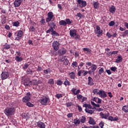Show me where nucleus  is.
Returning <instances> with one entry per match:
<instances>
[{
  "instance_id": "1",
  "label": "nucleus",
  "mask_w": 128,
  "mask_h": 128,
  "mask_svg": "<svg viewBox=\"0 0 128 128\" xmlns=\"http://www.w3.org/2000/svg\"><path fill=\"white\" fill-rule=\"evenodd\" d=\"M16 112V109L14 108H6L4 110V113L6 116H12Z\"/></svg>"
},
{
  "instance_id": "2",
  "label": "nucleus",
  "mask_w": 128,
  "mask_h": 128,
  "mask_svg": "<svg viewBox=\"0 0 128 128\" xmlns=\"http://www.w3.org/2000/svg\"><path fill=\"white\" fill-rule=\"evenodd\" d=\"M50 100L48 96H44L41 97V98L39 100V102H40L41 104H42L43 106H46V104H48V103L50 102Z\"/></svg>"
},
{
  "instance_id": "3",
  "label": "nucleus",
  "mask_w": 128,
  "mask_h": 128,
  "mask_svg": "<svg viewBox=\"0 0 128 128\" xmlns=\"http://www.w3.org/2000/svg\"><path fill=\"white\" fill-rule=\"evenodd\" d=\"M47 22H54V13L52 12H50L47 14V18L46 20Z\"/></svg>"
},
{
  "instance_id": "4",
  "label": "nucleus",
  "mask_w": 128,
  "mask_h": 128,
  "mask_svg": "<svg viewBox=\"0 0 128 128\" xmlns=\"http://www.w3.org/2000/svg\"><path fill=\"white\" fill-rule=\"evenodd\" d=\"M77 6L80 8H82L84 6H86V2L83 0H77Z\"/></svg>"
},
{
  "instance_id": "5",
  "label": "nucleus",
  "mask_w": 128,
  "mask_h": 128,
  "mask_svg": "<svg viewBox=\"0 0 128 128\" xmlns=\"http://www.w3.org/2000/svg\"><path fill=\"white\" fill-rule=\"evenodd\" d=\"M95 32L96 34H97V36H98V38H100V36H102V30H100V27L98 26H96V30Z\"/></svg>"
},
{
  "instance_id": "6",
  "label": "nucleus",
  "mask_w": 128,
  "mask_h": 128,
  "mask_svg": "<svg viewBox=\"0 0 128 128\" xmlns=\"http://www.w3.org/2000/svg\"><path fill=\"white\" fill-rule=\"evenodd\" d=\"M60 42H58V41H54L52 42V48L54 50H58L60 48Z\"/></svg>"
},
{
  "instance_id": "7",
  "label": "nucleus",
  "mask_w": 128,
  "mask_h": 128,
  "mask_svg": "<svg viewBox=\"0 0 128 128\" xmlns=\"http://www.w3.org/2000/svg\"><path fill=\"white\" fill-rule=\"evenodd\" d=\"M30 96H32V94L30 92H27L26 96L23 98L22 102H28L30 100Z\"/></svg>"
},
{
  "instance_id": "8",
  "label": "nucleus",
  "mask_w": 128,
  "mask_h": 128,
  "mask_svg": "<svg viewBox=\"0 0 128 128\" xmlns=\"http://www.w3.org/2000/svg\"><path fill=\"white\" fill-rule=\"evenodd\" d=\"M8 76H10V74L8 72H2L1 74V78H2V80H6V78H8Z\"/></svg>"
},
{
  "instance_id": "9",
  "label": "nucleus",
  "mask_w": 128,
  "mask_h": 128,
  "mask_svg": "<svg viewBox=\"0 0 128 128\" xmlns=\"http://www.w3.org/2000/svg\"><path fill=\"white\" fill-rule=\"evenodd\" d=\"M78 32V31H76V29H72L71 30H70V36H71V38H74L75 36H76V34Z\"/></svg>"
},
{
  "instance_id": "10",
  "label": "nucleus",
  "mask_w": 128,
  "mask_h": 128,
  "mask_svg": "<svg viewBox=\"0 0 128 128\" xmlns=\"http://www.w3.org/2000/svg\"><path fill=\"white\" fill-rule=\"evenodd\" d=\"M22 84L24 86H32V81L28 78H26L23 80Z\"/></svg>"
},
{
  "instance_id": "11",
  "label": "nucleus",
  "mask_w": 128,
  "mask_h": 128,
  "mask_svg": "<svg viewBox=\"0 0 128 128\" xmlns=\"http://www.w3.org/2000/svg\"><path fill=\"white\" fill-rule=\"evenodd\" d=\"M98 94L102 98H104L108 96L104 90H99Z\"/></svg>"
},
{
  "instance_id": "12",
  "label": "nucleus",
  "mask_w": 128,
  "mask_h": 128,
  "mask_svg": "<svg viewBox=\"0 0 128 128\" xmlns=\"http://www.w3.org/2000/svg\"><path fill=\"white\" fill-rule=\"evenodd\" d=\"M22 2V0H15L14 2V5L16 7H18L20 6Z\"/></svg>"
},
{
  "instance_id": "13",
  "label": "nucleus",
  "mask_w": 128,
  "mask_h": 128,
  "mask_svg": "<svg viewBox=\"0 0 128 128\" xmlns=\"http://www.w3.org/2000/svg\"><path fill=\"white\" fill-rule=\"evenodd\" d=\"M37 126L40 128H46V124L42 122H37Z\"/></svg>"
},
{
  "instance_id": "14",
  "label": "nucleus",
  "mask_w": 128,
  "mask_h": 128,
  "mask_svg": "<svg viewBox=\"0 0 128 128\" xmlns=\"http://www.w3.org/2000/svg\"><path fill=\"white\" fill-rule=\"evenodd\" d=\"M100 114L102 118H104L105 120H108V116H110V114H106L102 113V112H100Z\"/></svg>"
},
{
  "instance_id": "15",
  "label": "nucleus",
  "mask_w": 128,
  "mask_h": 128,
  "mask_svg": "<svg viewBox=\"0 0 128 128\" xmlns=\"http://www.w3.org/2000/svg\"><path fill=\"white\" fill-rule=\"evenodd\" d=\"M108 120H110L111 122H116V120H118V116L114 117L112 116H109L108 118Z\"/></svg>"
},
{
  "instance_id": "16",
  "label": "nucleus",
  "mask_w": 128,
  "mask_h": 128,
  "mask_svg": "<svg viewBox=\"0 0 128 128\" xmlns=\"http://www.w3.org/2000/svg\"><path fill=\"white\" fill-rule=\"evenodd\" d=\"M88 86H94V79L90 76L88 77Z\"/></svg>"
},
{
  "instance_id": "17",
  "label": "nucleus",
  "mask_w": 128,
  "mask_h": 128,
  "mask_svg": "<svg viewBox=\"0 0 128 128\" xmlns=\"http://www.w3.org/2000/svg\"><path fill=\"white\" fill-rule=\"evenodd\" d=\"M94 8L95 10H98L100 8V3L98 2H93Z\"/></svg>"
},
{
  "instance_id": "18",
  "label": "nucleus",
  "mask_w": 128,
  "mask_h": 128,
  "mask_svg": "<svg viewBox=\"0 0 128 128\" xmlns=\"http://www.w3.org/2000/svg\"><path fill=\"white\" fill-rule=\"evenodd\" d=\"M72 92L75 94V96H76V94H80V90H76V88H73L72 90Z\"/></svg>"
},
{
  "instance_id": "19",
  "label": "nucleus",
  "mask_w": 128,
  "mask_h": 128,
  "mask_svg": "<svg viewBox=\"0 0 128 128\" xmlns=\"http://www.w3.org/2000/svg\"><path fill=\"white\" fill-rule=\"evenodd\" d=\"M88 124H92V126H94V124H96V122H94V118H92L90 117L89 118Z\"/></svg>"
},
{
  "instance_id": "20",
  "label": "nucleus",
  "mask_w": 128,
  "mask_h": 128,
  "mask_svg": "<svg viewBox=\"0 0 128 128\" xmlns=\"http://www.w3.org/2000/svg\"><path fill=\"white\" fill-rule=\"evenodd\" d=\"M122 62V56H118L115 62L118 64L120 62Z\"/></svg>"
},
{
  "instance_id": "21",
  "label": "nucleus",
  "mask_w": 128,
  "mask_h": 128,
  "mask_svg": "<svg viewBox=\"0 0 128 128\" xmlns=\"http://www.w3.org/2000/svg\"><path fill=\"white\" fill-rule=\"evenodd\" d=\"M109 12H111V14H114L116 12V7L114 6H112L109 9Z\"/></svg>"
},
{
  "instance_id": "22",
  "label": "nucleus",
  "mask_w": 128,
  "mask_h": 128,
  "mask_svg": "<svg viewBox=\"0 0 128 128\" xmlns=\"http://www.w3.org/2000/svg\"><path fill=\"white\" fill-rule=\"evenodd\" d=\"M32 84L35 86L33 87V88H38V84L36 80H34L32 82Z\"/></svg>"
},
{
  "instance_id": "23",
  "label": "nucleus",
  "mask_w": 128,
  "mask_h": 128,
  "mask_svg": "<svg viewBox=\"0 0 128 128\" xmlns=\"http://www.w3.org/2000/svg\"><path fill=\"white\" fill-rule=\"evenodd\" d=\"M69 76L71 80H74V78H76V73L74 72H72L70 73Z\"/></svg>"
},
{
  "instance_id": "24",
  "label": "nucleus",
  "mask_w": 128,
  "mask_h": 128,
  "mask_svg": "<svg viewBox=\"0 0 128 128\" xmlns=\"http://www.w3.org/2000/svg\"><path fill=\"white\" fill-rule=\"evenodd\" d=\"M96 68H98V66H96V65L94 64H92V66L91 67V70L92 71V72H96Z\"/></svg>"
},
{
  "instance_id": "25",
  "label": "nucleus",
  "mask_w": 128,
  "mask_h": 128,
  "mask_svg": "<svg viewBox=\"0 0 128 128\" xmlns=\"http://www.w3.org/2000/svg\"><path fill=\"white\" fill-rule=\"evenodd\" d=\"M22 58L18 56H16L15 58V60L17 62H22Z\"/></svg>"
},
{
  "instance_id": "26",
  "label": "nucleus",
  "mask_w": 128,
  "mask_h": 128,
  "mask_svg": "<svg viewBox=\"0 0 128 128\" xmlns=\"http://www.w3.org/2000/svg\"><path fill=\"white\" fill-rule=\"evenodd\" d=\"M59 24L60 26H66V22L64 20H61L59 22Z\"/></svg>"
},
{
  "instance_id": "27",
  "label": "nucleus",
  "mask_w": 128,
  "mask_h": 128,
  "mask_svg": "<svg viewBox=\"0 0 128 128\" xmlns=\"http://www.w3.org/2000/svg\"><path fill=\"white\" fill-rule=\"evenodd\" d=\"M74 124H76V126H78L80 124V120L79 119L76 118L75 120H74Z\"/></svg>"
},
{
  "instance_id": "28",
  "label": "nucleus",
  "mask_w": 128,
  "mask_h": 128,
  "mask_svg": "<svg viewBox=\"0 0 128 128\" xmlns=\"http://www.w3.org/2000/svg\"><path fill=\"white\" fill-rule=\"evenodd\" d=\"M52 36H58L60 34L56 30H53V32L51 33Z\"/></svg>"
},
{
  "instance_id": "29",
  "label": "nucleus",
  "mask_w": 128,
  "mask_h": 128,
  "mask_svg": "<svg viewBox=\"0 0 128 128\" xmlns=\"http://www.w3.org/2000/svg\"><path fill=\"white\" fill-rule=\"evenodd\" d=\"M85 112H88V114H94V110H88V108H86L85 109Z\"/></svg>"
},
{
  "instance_id": "30",
  "label": "nucleus",
  "mask_w": 128,
  "mask_h": 128,
  "mask_svg": "<svg viewBox=\"0 0 128 128\" xmlns=\"http://www.w3.org/2000/svg\"><path fill=\"white\" fill-rule=\"evenodd\" d=\"M20 22L18 21L14 22L12 23L13 26H16V28H18V26H20Z\"/></svg>"
},
{
  "instance_id": "31",
  "label": "nucleus",
  "mask_w": 128,
  "mask_h": 128,
  "mask_svg": "<svg viewBox=\"0 0 128 128\" xmlns=\"http://www.w3.org/2000/svg\"><path fill=\"white\" fill-rule=\"evenodd\" d=\"M58 52L60 56H64V54H66V50H64L60 51L59 50Z\"/></svg>"
},
{
  "instance_id": "32",
  "label": "nucleus",
  "mask_w": 128,
  "mask_h": 128,
  "mask_svg": "<svg viewBox=\"0 0 128 128\" xmlns=\"http://www.w3.org/2000/svg\"><path fill=\"white\" fill-rule=\"evenodd\" d=\"M10 44H6L4 46V50H10Z\"/></svg>"
},
{
  "instance_id": "33",
  "label": "nucleus",
  "mask_w": 128,
  "mask_h": 128,
  "mask_svg": "<svg viewBox=\"0 0 128 128\" xmlns=\"http://www.w3.org/2000/svg\"><path fill=\"white\" fill-rule=\"evenodd\" d=\"M34 72V70H32L30 68L26 70V74H32Z\"/></svg>"
},
{
  "instance_id": "34",
  "label": "nucleus",
  "mask_w": 128,
  "mask_h": 128,
  "mask_svg": "<svg viewBox=\"0 0 128 128\" xmlns=\"http://www.w3.org/2000/svg\"><path fill=\"white\" fill-rule=\"evenodd\" d=\"M122 110L124 112H128V106H123Z\"/></svg>"
},
{
  "instance_id": "35",
  "label": "nucleus",
  "mask_w": 128,
  "mask_h": 128,
  "mask_svg": "<svg viewBox=\"0 0 128 128\" xmlns=\"http://www.w3.org/2000/svg\"><path fill=\"white\" fill-rule=\"evenodd\" d=\"M86 118L85 116H82L80 120V122H82V124H84V122H86Z\"/></svg>"
},
{
  "instance_id": "36",
  "label": "nucleus",
  "mask_w": 128,
  "mask_h": 128,
  "mask_svg": "<svg viewBox=\"0 0 128 128\" xmlns=\"http://www.w3.org/2000/svg\"><path fill=\"white\" fill-rule=\"evenodd\" d=\"M64 84L66 86H70V81H68V79H66V80L64 82Z\"/></svg>"
},
{
  "instance_id": "37",
  "label": "nucleus",
  "mask_w": 128,
  "mask_h": 128,
  "mask_svg": "<svg viewBox=\"0 0 128 128\" xmlns=\"http://www.w3.org/2000/svg\"><path fill=\"white\" fill-rule=\"evenodd\" d=\"M22 34H24L22 30H20L18 32V33L17 34V36H19L20 38H22Z\"/></svg>"
},
{
  "instance_id": "38",
  "label": "nucleus",
  "mask_w": 128,
  "mask_h": 128,
  "mask_svg": "<svg viewBox=\"0 0 128 128\" xmlns=\"http://www.w3.org/2000/svg\"><path fill=\"white\" fill-rule=\"evenodd\" d=\"M65 22H66V24H68L69 26L72 24V21H70V18L66 19Z\"/></svg>"
},
{
  "instance_id": "39",
  "label": "nucleus",
  "mask_w": 128,
  "mask_h": 128,
  "mask_svg": "<svg viewBox=\"0 0 128 128\" xmlns=\"http://www.w3.org/2000/svg\"><path fill=\"white\" fill-rule=\"evenodd\" d=\"M128 34V30H125L124 32L122 33V36L123 38H126Z\"/></svg>"
},
{
  "instance_id": "40",
  "label": "nucleus",
  "mask_w": 128,
  "mask_h": 128,
  "mask_svg": "<svg viewBox=\"0 0 128 128\" xmlns=\"http://www.w3.org/2000/svg\"><path fill=\"white\" fill-rule=\"evenodd\" d=\"M48 84H49L53 85L54 84V79L50 78L48 80Z\"/></svg>"
},
{
  "instance_id": "41",
  "label": "nucleus",
  "mask_w": 128,
  "mask_h": 128,
  "mask_svg": "<svg viewBox=\"0 0 128 128\" xmlns=\"http://www.w3.org/2000/svg\"><path fill=\"white\" fill-rule=\"evenodd\" d=\"M56 98H57L58 99L60 98H62L64 96V94H58L56 95Z\"/></svg>"
},
{
  "instance_id": "42",
  "label": "nucleus",
  "mask_w": 128,
  "mask_h": 128,
  "mask_svg": "<svg viewBox=\"0 0 128 128\" xmlns=\"http://www.w3.org/2000/svg\"><path fill=\"white\" fill-rule=\"evenodd\" d=\"M72 66L74 68H77L78 66V62H73L72 63Z\"/></svg>"
},
{
  "instance_id": "43",
  "label": "nucleus",
  "mask_w": 128,
  "mask_h": 128,
  "mask_svg": "<svg viewBox=\"0 0 128 128\" xmlns=\"http://www.w3.org/2000/svg\"><path fill=\"white\" fill-rule=\"evenodd\" d=\"M84 108H92V106H90V104H84L83 106Z\"/></svg>"
},
{
  "instance_id": "44",
  "label": "nucleus",
  "mask_w": 128,
  "mask_h": 128,
  "mask_svg": "<svg viewBox=\"0 0 128 128\" xmlns=\"http://www.w3.org/2000/svg\"><path fill=\"white\" fill-rule=\"evenodd\" d=\"M54 30V28H50L46 32V34H50V32H51V34H52Z\"/></svg>"
},
{
  "instance_id": "45",
  "label": "nucleus",
  "mask_w": 128,
  "mask_h": 128,
  "mask_svg": "<svg viewBox=\"0 0 128 128\" xmlns=\"http://www.w3.org/2000/svg\"><path fill=\"white\" fill-rule=\"evenodd\" d=\"M26 106H28L29 108H33L34 104L30 103V102H28L26 103Z\"/></svg>"
},
{
  "instance_id": "46",
  "label": "nucleus",
  "mask_w": 128,
  "mask_h": 128,
  "mask_svg": "<svg viewBox=\"0 0 128 128\" xmlns=\"http://www.w3.org/2000/svg\"><path fill=\"white\" fill-rule=\"evenodd\" d=\"M48 72H50V68H48L47 70H44V74H48Z\"/></svg>"
},
{
  "instance_id": "47",
  "label": "nucleus",
  "mask_w": 128,
  "mask_h": 128,
  "mask_svg": "<svg viewBox=\"0 0 128 128\" xmlns=\"http://www.w3.org/2000/svg\"><path fill=\"white\" fill-rule=\"evenodd\" d=\"M29 66H30V64H28V63L24 64V65L23 66V69L26 70V68H28Z\"/></svg>"
},
{
  "instance_id": "48",
  "label": "nucleus",
  "mask_w": 128,
  "mask_h": 128,
  "mask_svg": "<svg viewBox=\"0 0 128 128\" xmlns=\"http://www.w3.org/2000/svg\"><path fill=\"white\" fill-rule=\"evenodd\" d=\"M70 63V62L66 59V58L64 60V66H68V64Z\"/></svg>"
},
{
  "instance_id": "49",
  "label": "nucleus",
  "mask_w": 128,
  "mask_h": 128,
  "mask_svg": "<svg viewBox=\"0 0 128 128\" xmlns=\"http://www.w3.org/2000/svg\"><path fill=\"white\" fill-rule=\"evenodd\" d=\"M50 26L51 28H54V26H56V24H54V22H50Z\"/></svg>"
},
{
  "instance_id": "50",
  "label": "nucleus",
  "mask_w": 128,
  "mask_h": 128,
  "mask_svg": "<svg viewBox=\"0 0 128 128\" xmlns=\"http://www.w3.org/2000/svg\"><path fill=\"white\" fill-rule=\"evenodd\" d=\"M114 24H116V22H114V21H111L108 24L110 26H114Z\"/></svg>"
},
{
  "instance_id": "51",
  "label": "nucleus",
  "mask_w": 128,
  "mask_h": 128,
  "mask_svg": "<svg viewBox=\"0 0 128 128\" xmlns=\"http://www.w3.org/2000/svg\"><path fill=\"white\" fill-rule=\"evenodd\" d=\"M29 30H30V32H34L36 30V28H34V26H31Z\"/></svg>"
},
{
  "instance_id": "52",
  "label": "nucleus",
  "mask_w": 128,
  "mask_h": 128,
  "mask_svg": "<svg viewBox=\"0 0 128 128\" xmlns=\"http://www.w3.org/2000/svg\"><path fill=\"white\" fill-rule=\"evenodd\" d=\"M104 68H101L99 70H98V74H102V72H104Z\"/></svg>"
},
{
  "instance_id": "53",
  "label": "nucleus",
  "mask_w": 128,
  "mask_h": 128,
  "mask_svg": "<svg viewBox=\"0 0 128 128\" xmlns=\"http://www.w3.org/2000/svg\"><path fill=\"white\" fill-rule=\"evenodd\" d=\"M56 84L58 86H62V82L61 80H58Z\"/></svg>"
},
{
  "instance_id": "54",
  "label": "nucleus",
  "mask_w": 128,
  "mask_h": 128,
  "mask_svg": "<svg viewBox=\"0 0 128 128\" xmlns=\"http://www.w3.org/2000/svg\"><path fill=\"white\" fill-rule=\"evenodd\" d=\"M75 40H80V36L78 35V34H76V35L74 36Z\"/></svg>"
},
{
  "instance_id": "55",
  "label": "nucleus",
  "mask_w": 128,
  "mask_h": 128,
  "mask_svg": "<svg viewBox=\"0 0 128 128\" xmlns=\"http://www.w3.org/2000/svg\"><path fill=\"white\" fill-rule=\"evenodd\" d=\"M92 92L93 94H98L100 92H98V89H94V90H93Z\"/></svg>"
},
{
  "instance_id": "56",
  "label": "nucleus",
  "mask_w": 128,
  "mask_h": 128,
  "mask_svg": "<svg viewBox=\"0 0 128 128\" xmlns=\"http://www.w3.org/2000/svg\"><path fill=\"white\" fill-rule=\"evenodd\" d=\"M111 70H112V72H115L116 70V66H114V67H111L110 68Z\"/></svg>"
},
{
  "instance_id": "57",
  "label": "nucleus",
  "mask_w": 128,
  "mask_h": 128,
  "mask_svg": "<svg viewBox=\"0 0 128 128\" xmlns=\"http://www.w3.org/2000/svg\"><path fill=\"white\" fill-rule=\"evenodd\" d=\"M16 54H17V56H20L22 53H20V50H16Z\"/></svg>"
},
{
  "instance_id": "58",
  "label": "nucleus",
  "mask_w": 128,
  "mask_h": 128,
  "mask_svg": "<svg viewBox=\"0 0 128 128\" xmlns=\"http://www.w3.org/2000/svg\"><path fill=\"white\" fill-rule=\"evenodd\" d=\"M76 98L80 100H82V94H79L77 95Z\"/></svg>"
},
{
  "instance_id": "59",
  "label": "nucleus",
  "mask_w": 128,
  "mask_h": 128,
  "mask_svg": "<svg viewBox=\"0 0 128 128\" xmlns=\"http://www.w3.org/2000/svg\"><path fill=\"white\" fill-rule=\"evenodd\" d=\"M77 16H78V18H82V16H84V15L80 13L79 12L77 14Z\"/></svg>"
},
{
  "instance_id": "60",
  "label": "nucleus",
  "mask_w": 128,
  "mask_h": 128,
  "mask_svg": "<svg viewBox=\"0 0 128 128\" xmlns=\"http://www.w3.org/2000/svg\"><path fill=\"white\" fill-rule=\"evenodd\" d=\"M40 22L42 24H46V20L42 18L40 20Z\"/></svg>"
},
{
  "instance_id": "61",
  "label": "nucleus",
  "mask_w": 128,
  "mask_h": 128,
  "mask_svg": "<svg viewBox=\"0 0 128 128\" xmlns=\"http://www.w3.org/2000/svg\"><path fill=\"white\" fill-rule=\"evenodd\" d=\"M66 56H64L60 59V62H64L65 60H66Z\"/></svg>"
},
{
  "instance_id": "62",
  "label": "nucleus",
  "mask_w": 128,
  "mask_h": 128,
  "mask_svg": "<svg viewBox=\"0 0 128 128\" xmlns=\"http://www.w3.org/2000/svg\"><path fill=\"white\" fill-rule=\"evenodd\" d=\"M106 36H108V38H112V34H110V33L108 32L106 33Z\"/></svg>"
},
{
  "instance_id": "63",
  "label": "nucleus",
  "mask_w": 128,
  "mask_h": 128,
  "mask_svg": "<svg viewBox=\"0 0 128 128\" xmlns=\"http://www.w3.org/2000/svg\"><path fill=\"white\" fill-rule=\"evenodd\" d=\"M73 114L72 113H69L67 114L68 118H72Z\"/></svg>"
},
{
  "instance_id": "64",
  "label": "nucleus",
  "mask_w": 128,
  "mask_h": 128,
  "mask_svg": "<svg viewBox=\"0 0 128 128\" xmlns=\"http://www.w3.org/2000/svg\"><path fill=\"white\" fill-rule=\"evenodd\" d=\"M97 104H102V100L100 98H98V100H97V102H96Z\"/></svg>"
}]
</instances>
